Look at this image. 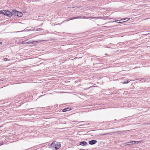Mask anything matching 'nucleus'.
I'll return each mask as SVG.
<instances>
[{"instance_id":"nucleus-1","label":"nucleus","mask_w":150,"mask_h":150,"mask_svg":"<svg viewBox=\"0 0 150 150\" xmlns=\"http://www.w3.org/2000/svg\"><path fill=\"white\" fill-rule=\"evenodd\" d=\"M60 147L61 144L60 143L56 142H53L50 146V147L52 148L53 150L58 149Z\"/></svg>"},{"instance_id":"nucleus-2","label":"nucleus","mask_w":150,"mask_h":150,"mask_svg":"<svg viewBox=\"0 0 150 150\" xmlns=\"http://www.w3.org/2000/svg\"><path fill=\"white\" fill-rule=\"evenodd\" d=\"M42 41L43 40H40L38 41H31V40H27L23 41L22 42V44H33L34 43V42H42Z\"/></svg>"},{"instance_id":"nucleus-3","label":"nucleus","mask_w":150,"mask_h":150,"mask_svg":"<svg viewBox=\"0 0 150 150\" xmlns=\"http://www.w3.org/2000/svg\"><path fill=\"white\" fill-rule=\"evenodd\" d=\"M4 12H5V15H7V16H10L12 15V13L8 11L5 10V11H4Z\"/></svg>"},{"instance_id":"nucleus-4","label":"nucleus","mask_w":150,"mask_h":150,"mask_svg":"<svg viewBox=\"0 0 150 150\" xmlns=\"http://www.w3.org/2000/svg\"><path fill=\"white\" fill-rule=\"evenodd\" d=\"M97 141L96 140H92L88 142V143L90 144L93 145L95 144L97 142Z\"/></svg>"},{"instance_id":"nucleus-5","label":"nucleus","mask_w":150,"mask_h":150,"mask_svg":"<svg viewBox=\"0 0 150 150\" xmlns=\"http://www.w3.org/2000/svg\"><path fill=\"white\" fill-rule=\"evenodd\" d=\"M79 144L80 145L83 146H86L87 144V143L84 141L81 142H80Z\"/></svg>"},{"instance_id":"nucleus-6","label":"nucleus","mask_w":150,"mask_h":150,"mask_svg":"<svg viewBox=\"0 0 150 150\" xmlns=\"http://www.w3.org/2000/svg\"><path fill=\"white\" fill-rule=\"evenodd\" d=\"M23 15L22 13L21 12H18L17 13V16L19 17H21Z\"/></svg>"},{"instance_id":"nucleus-7","label":"nucleus","mask_w":150,"mask_h":150,"mask_svg":"<svg viewBox=\"0 0 150 150\" xmlns=\"http://www.w3.org/2000/svg\"><path fill=\"white\" fill-rule=\"evenodd\" d=\"M81 18V17L80 16L74 17H73L72 18H71L70 19H69V20H68L69 21L70 20L76 19H77V18Z\"/></svg>"},{"instance_id":"nucleus-8","label":"nucleus","mask_w":150,"mask_h":150,"mask_svg":"<svg viewBox=\"0 0 150 150\" xmlns=\"http://www.w3.org/2000/svg\"><path fill=\"white\" fill-rule=\"evenodd\" d=\"M70 110V108H66L65 109H64L62 111L63 112H66L67 111H69Z\"/></svg>"},{"instance_id":"nucleus-9","label":"nucleus","mask_w":150,"mask_h":150,"mask_svg":"<svg viewBox=\"0 0 150 150\" xmlns=\"http://www.w3.org/2000/svg\"><path fill=\"white\" fill-rule=\"evenodd\" d=\"M5 11V10H4L3 11H0V13L4 15H5V12L4 11Z\"/></svg>"},{"instance_id":"nucleus-10","label":"nucleus","mask_w":150,"mask_h":150,"mask_svg":"<svg viewBox=\"0 0 150 150\" xmlns=\"http://www.w3.org/2000/svg\"><path fill=\"white\" fill-rule=\"evenodd\" d=\"M127 19V21L129 20L130 19V18H124V19H121V20H120L119 21H121V22H123V20H126Z\"/></svg>"},{"instance_id":"nucleus-11","label":"nucleus","mask_w":150,"mask_h":150,"mask_svg":"<svg viewBox=\"0 0 150 150\" xmlns=\"http://www.w3.org/2000/svg\"><path fill=\"white\" fill-rule=\"evenodd\" d=\"M18 11H13V14L15 16H17V13H18Z\"/></svg>"},{"instance_id":"nucleus-12","label":"nucleus","mask_w":150,"mask_h":150,"mask_svg":"<svg viewBox=\"0 0 150 150\" xmlns=\"http://www.w3.org/2000/svg\"><path fill=\"white\" fill-rule=\"evenodd\" d=\"M120 21L119 20H116L115 21V22H116L117 23H122V22H121L120 21L119 22V21Z\"/></svg>"},{"instance_id":"nucleus-13","label":"nucleus","mask_w":150,"mask_h":150,"mask_svg":"<svg viewBox=\"0 0 150 150\" xmlns=\"http://www.w3.org/2000/svg\"><path fill=\"white\" fill-rule=\"evenodd\" d=\"M136 142L135 141H134L131 142H130V143H132V144H134L136 143Z\"/></svg>"},{"instance_id":"nucleus-14","label":"nucleus","mask_w":150,"mask_h":150,"mask_svg":"<svg viewBox=\"0 0 150 150\" xmlns=\"http://www.w3.org/2000/svg\"><path fill=\"white\" fill-rule=\"evenodd\" d=\"M98 18L97 17H90V18H91V19H95L96 18Z\"/></svg>"},{"instance_id":"nucleus-15","label":"nucleus","mask_w":150,"mask_h":150,"mask_svg":"<svg viewBox=\"0 0 150 150\" xmlns=\"http://www.w3.org/2000/svg\"><path fill=\"white\" fill-rule=\"evenodd\" d=\"M8 60V59L6 58H5L4 59V61H7Z\"/></svg>"},{"instance_id":"nucleus-16","label":"nucleus","mask_w":150,"mask_h":150,"mask_svg":"<svg viewBox=\"0 0 150 150\" xmlns=\"http://www.w3.org/2000/svg\"><path fill=\"white\" fill-rule=\"evenodd\" d=\"M128 83V81H125L124 83Z\"/></svg>"},{"instance_id":"nucleus-17","label":"nucleus","mask_w":150,"mask_h":150,"mask_svg":"<svg viewBox=\"0 0 150 150\" xmlns=\"http://www.w3.org/2000/svg\"><path fill=\"white\" fill-rule=\"evenodd\" d=\"M40 29H39H39H38L37 30H38V31L39 30H40Z\"/></svg>"},{"instance_id":"nucleus-18","label":"nucleus","mask_w":150,"mask_h":150,"mask_svg":"<svg viewBox=\"0 0 150 150\" xmlns=\"http://www.w3.org/2000/svg\"><path fill=\"white\" fill-rule=\"evenodd\" d=\"M0 44H2V42H0Z\"/></svg>"}]
</instances>
